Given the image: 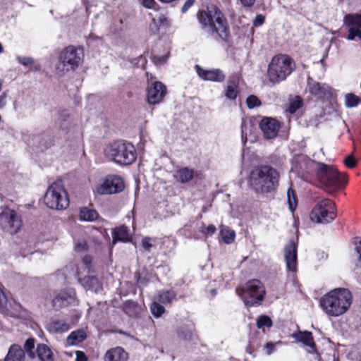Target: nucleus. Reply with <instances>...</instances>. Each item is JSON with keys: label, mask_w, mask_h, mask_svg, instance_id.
Returning <instances> with one entry per match:
<instances>
[{"label": "nucleus", "mask_w": 361, "mask_h": 361, "mask_svg": "<svg viewBox=\"0 0 361 361\" xmlns=\"http://www.w3.org/2000/svg\"><path fill=\"white\" fill-rule=\"evenodd\" d=\"M152 239L149 238H144L142 240V246L145 250H149L152 246Z\"/></svg>", "instance_id": "nucleus-50"}, {"label": "nucleus", "mask_w": 361, "mask_h": 361, "mask_svg": "<svg viewBox=\"0 0 361 361\" xmlns=\"http://www.w3.org/2000/svg\"><path fill=\"white\" fill-rule=\"evenodd\" d=\"M317 176L319 183L329 193L336 191L343 182L342 177L332 165L317 163Z\"/></svg>", "instance_id": "nucleus-7"}, {"label": "nucleus", "mask_w": 361, "mask_h": 361, "mask_svg": "<svg viewBox=\"0 0 361 361\" xmlns=\"http://www.w3.org/2000/svg\"><path fill=\"white\" fill-rule=\"evenodd\" d=\"M150 311L154 317L159 318L161 317V315L165 312V308L164 305L153 299V301L150 305Z\"/></svg>", "instance_id": "nucleus-35"}, {"label": "nucleus", "mask_w": 361, "mask_h": 361, "mask_svg": "<svg viewBox=\"0 0 361 361\" xmlns=\"http://www.w3.org/2000/svg\"><path fill=\"white\" fill-rule=\"evenodd\" d=\"M287 197L289 209L293 212L297 207V200L294 191L291 188H289L287 191Z\"/></svg>", "instance_id": "nucleus-37"}, {"label": "nucleus", "mask_w": 361, "mask_h": 361, "mask_svg": "<svg viewBox=\"0 0 361 361\" xmlns=\"http://www.w3.org/2000/svg\"><path fill=\"white\" fill-rule=\"evenodd\" d=\"M159 22H160V18H152V22L149 24V29L152 32L158 31Z\"/></svg>", "instance_id": "nucleus-47"}, {"label": "nucleus", "mask_w": 361, "mask_h": 361, "mask_svg": "<svg viewBox=\"0 0 361 361\" xmlns=\"http://www.w3.org/2000/svg\"><path fill=\"white\" fill-rule=\"evenodd\" d=\"M220 235L223 241L226 244L233 243L235 238V233L228 227L222 226L220 229Z\"/></svg>", "instance_id": "nucleus-33"}, {"label": "nucleus", "mask_w": 361, "mask_h": 361, "mask_svg": "<svg viewBox=\"0 0 361 361\" xmlns=\"http://www.w3.org/2000/svg\"><path fill=\"white\" fill-rule=\"evenodd\" d=\"M343 25L348 27L361 28V14H346L343 18Z\"/></svg>", "instance_id": "nucleus-30"}, {"label": "nucleus", "mask_w": 361, "mask_h": 361, "mask_svg": "<svg viewBox=\"0 0 361 361\" xmlns=\"http://www.w3.org/2000/svg\"><path fill=\"white\" fill-rule=\"evenodd\" d=\"M99 218V214L95 209L83 207L80 208L79 212V219L82 221L92 222Z\"/></svg>", "instance_id": "nucleus-28"}, {"label": "nucleus", "mask_w": 361, "mask_h": 361, "mask_svg": "<svg viewBox=\"0 0 361 361\" xmlns=\"http://www.w3.org/2000/svg\"><path fill=\"white\" fill-rule=\"evenodd\" d=\"M8 102V95L6 93L3 92L0 95V109H3L7 104Z\"/></svg>", "instance_id": "nucleus-52"}, {"label": "nucleus", "mask_w": 361, "mask_h": 361, "mask_svg": "<svg viewBox=\"0 0 361 361\" xmlns=\"http://www.w3.org/2000/svg\"><path fill=\"white\" fill-rule=\"evenodd\" d=\"M198 20L202 28L210 34L216 33L225 39L228 35L227 23L221 11L214 6L208 7L198 14Z\"/></svg>", "instance_id": "nucleus-3"}, {"label": "nucleus", "mask_w": 361, "mask_h": 361, "mask_svg": "<svg viewBox=\"0 0 361 361\" xmlns=\"http://www.w3.org/2000/svg\"><path fill=\"white\" fill-rule=\"evenodd\" d=\"M356 251L358 255V262L359 264L361 267V240L358 242L357 245H356Z\"/></svg>", "instance_id": "nucleus-56"}, {"label": "nucleus", "mask_w": 361, "mask_h": 361, "mask_svg": "<svg viewBox=\"0 0 361 361\" xmlns=\"http://www.w3.org/2000/svg\"><path fill=\"white\" fill-rule=\"evenodd\" d=\"M238 78L232 77L228 79L225 89L224 95L229 100H235L239 94Z\"/></svg>", "instance_id": "nucleus-22"}, {"label": "nucleus", "mask_w": 361, "mask_h": 361, "mask_svg": "<svg viewBox=\"0 0 361 361\" xmlns=\"http://www.w3.org/2000/svg\"><path fill=\"white\" fill-rule=\"evenodd\" d=\"M4 51V47L3 46L1 45V44L0 43V53H2Z\"/></svg>", "instance_id": "nucleus-58"}, {"label": "nucleus", "mask_w": 361, "mask_h": 361, "mask_svg": "<svg viewBox=\"0 0 361 361\" xmlns=\"http://www.w3.org/2000/svg\"><path fill=\"white\" fill-rule=\"evenodd\" d=\"M284 257L288 271L297 270V248L294 241L290 240L284 248Z\"/></svg>", "instance_id": "nucleus-17"}, {"label": "nucleus", "mask_w": 361, "mask_h": 361, "mask_svg": "<svg viewBox=\"0 0 361 361\" xmlns=\"http://www.w3.org/2000/svg\"><path fill=\"white\" fill-rule=\"evenodd\" d=\"M310 92L318 99H324L330 94L328 89L322 86L319 83L311 81L308 83Z\"/></svg>", "instance_id": "nucleus-25"}, {"label": "nucleus", "mask_w": 361, "mask_h": 361, "mask_svg": "<svg viewBox=\"0 0 361 361\" xmlns=\"http://www.w3.org/2000/svg\"><path fill=\"white\" fill-rule=\"evenodd\" d=\"M3 313L8 317L19 319L23 321H29L31 319L30 312L24 309L20 303L16 301L10 303V307L8 309L5 307V312Z\"/></svg>", "instance_id": "nucleus-18"}, {"label": "nucleus", "mask_w": 361, "mask_h": 361, "mask_svg": "<svg viewBox=\"0 0 361 361\" xmlns=\"http://www.w3.org/2000/svg\"><path fill=\"white\" fill-rule=\"evenodd\" d=\"M346 39L349 41L361 40V28L348 27Z\"/></svg>", "instance_id": "nucleus-36"}, {"label": "nucleus", "mask_w": 361, "mask_h": 361, "mask_svg": "<svg viewBox=\"0 0 361 361\" xmlns=\"http://www.w3.org/2000/svg\"><path fill=\"white\" fill-rule=\"evenodd\" d=\"M86 334L83 330L73 331L66 338L68 345H75L86 338Z\"/></svg>", "instance_id": "nucleus-32"}, {"label": "nucleus", "mask_w": 361, "mask_h": 361, "mask_svg": "<svg viewBox=\"0 0 361 361\" xmlns=\"http://www.w3.org/2000/svg\"><path fill=\"white\" fill-rule=\"evenodd\" d=\"M75 361H87V357L82 351H76Z\"/></svg>", "instance_id": "nucleus-54"}, {"label": "nucleus", "mask_w": 361, "mask_h": 361, "mask_svg": "<svg viewBox=\"0 0 361 361\" xmlns=\"http://www.w3.org/2000/svg\"><path fill=\"white\" fill-rule=\"evenodd\" d=\"M280 343L281 342L279 341L277 343L269 342V343H266V345L264 347V350L265 351V354L267 355H270L274 352L275 345L276 344H278V343Z\"/></svg>", "instance_id": "nucleus-44"}, {"label": "nucleus", "mask_w": 361, "mask_h": 361, "mask_svg": "<svg viewBox=\"0 0 361 361\" xmlns=\"http://www.w3.org/2000/svg\"><path fill=\"white\" fill-rule=\"evenodd\" d=\"M83 58L82 49L68 46L61 52L56 68L63 73L75 70L82 63Z\"/></svg>", "instance_id": "nucleus-8"}, {"label": "nucleus", "mask_w": 361, "mask_h": 361, "mask_svg": "<svg viewBox=\"0 0 361 361\" xmlns=\"http://www.w3.org/2000/svg\"><path fill=\"white\" fill-rule=\"evenodd\" d=\"M23 222L20 216L13 209H6L0 214V227L11 234L17 233Z\"/></svg>", "instance_id": "nucleus-12"}, {"label": "nucleus", "mask_w": 361, "mask_h": 361, "mask_svg": "<svg viewBox=\"0 0 361 361\" xmlns=\"http://www.w3.org/2000/svg\"><path fill=\"white\" fill-rule=\"evenodd\" d=\"M241 4L245 7H251L256 0H239Z\"/></svg>", "instance_id": "nucleus-55"}, {"label": "nucleus", "mask_w": 361, "mask_h": 361, "mask_svg": "<svg viewBox=\"0 0 361 361\" xmlns=\"http://www.w3.org/2000/svg\"><path fill=\"white\" fill-rule=\"evenodd\" d=\"M166 60V58H163V62H164Z\"/></svg>", "instance_id": "nucleus-59"}, {"label": "nucleus", "mask_w": 361, "mask_h": 361, "mask_svg": "<svg viewBox=\"0 0 361 361\" xmlns=\"http://www.w3.org/2000/svg\"><path fill=\"white\" fill-rule=\"evenodd\" d=\"M138 1L146 8H154L156 1L154 0H138Z\"/></svg>", "instance_id": "nucleus-46"}, {"label": "nucleus", "mask_w": 361, "mask_h": 361, "mask_svg": "<svg viewBox=\"0 0 361 361\" xmlns=\"http://www.w3.org/2000/svg\"><path fill=\"white\" fill-rule=\"evenodd\" d=\"M336 216L335 204L329 199L319 201L310 214L311 220L319 224L331 222Z\"/></svg>", "instance_id": "nucleus-11"}, {"label": "nucleus", "mask_w": 361, "mask_h": 361, "mask_svg": "<svg viewBox=\"0 0 361 361\" xmlns=\"http://www.w3.org/2000/svg\"><path fill=\"white\" fill-rule=\"evenodd\" d=\"M128 354L121 347L111 348L106 352L104 361H128Z\"/></svg>", "instance_id": "nucleus-20"}, {"label": "nucleus", "mask_w": 361, "mask_h": 361, "mask_svg": "<svg viewBox=\"0 0 361 361\" xmlns=\"http://www.w3.org/2000/svg\"><path fill=\"white\" fill-rule=\"evenodd\" d=\"M53 306L60 309L75 302V293L73 290L60 292L53 300Z\"/></svg>", "instance_id": "nucleus-19"}, {"label": "nucleus", "mask_w": 361, "mask_h": 361, "mask_svg": "<svg viewBox=\"0 0 361 361\" xmlns=\"http://www.w3.org/2000/svg\"><path fill=\"white\" fill-rule=\"evenodd\" d=\"M353 296L346 288H335L324 294L319 300V307L329 317H338L350 309Z\"/></svg>", "instance_id": "nucleus-1"}, {"label": "nucleus", "mask_w": 361, "mask_h": 361, "mask_svg": "<svg viewBox=\"0 0 361 361\" xmlns=\"http://www.w3.org/2000/svg\"><path fill=\"white\" fill-rule=\"evenodd\" d=\"M25 347L27 350H31L34 348V340L33 339H27L25 343Z\"/></svg>", "instance_id": "nucleus-57"}, {"label": "nucleus", "mask_w": 361, "mask_h": 361, "mask_svg": "<svg viewBox=\"0 0 361 361\" xmlns=\"http://www.w3.org/2000/svg\"><path fill=\"white\" fill-rule=\"evenodd\" d=\"M92 259L89 256H85L80 264L77 266L75 270H71L72 271L69 273L70 275L75 276L78 277V280L82 286L86 289L89 290H92L94 293L99 292L102 288V285L99 280L94 276H85L84 278H80V276L82 274L88 273L90 271V266L91 264ZM73 265L71 264L67 266L65 269V271H68L69 269H73Z\"/></svg>", "instance_id": "nucleus-9"}, {"label": "nucleus", "mask_w": 361, "mask_h": 361, "mask_svg": "<svg viewBox=\"0 0 361 361\" xmlns=\"http://www.w3.org/2000/svg\"><path fill=\"white\" fill-rule=\"evenodd\" d=\"M216 230V229L215 226L213 224H211L207 227H204V228H203L202 230V232L206 235H212L215 233Z\"/></svg>", "instance_id": "nucleus-48"}, {"label": "nucleus", "mask_w": 361, "mask_h": 361, "mask_svg": "<svg viewBox=\"0 0 361 361\" xmlns=\"http://www.w3.org/2000/svg\"><path fill=\"white\" fill-rule=\"evenodd\" d=\"M194 176V171L192 169L183 167L178 169L174 174L176 180L181 183L190 181Z\"/></svg>", "instance_id": "nucleus-26"}, {"label": "nucleus", "mask_w": 361, "mask_h": 361, "mask_svg": "<svg viewBox=\"0 0 361 361\" xmlns=\"http://www.w3.org/2000/svg\"><path fill=\"white\" fill-rule=\"evenodd\" d=\"M237 293L247 306L259 305L264 298V287L258 280H252L246 283Z\"/></svg>", "instance_id": "nucleus-10"}, {"label": "nucleus", "mask_w": 361, "mask_h": 361, "mask_svg": "<svg viewBox=\"0 0 361 361\" xmlns=\"http://www.w3.org/2000/svg\"><path fill=\"white\" fill-rule=\"evenodd\" d=\"M194 2L195 0H187L182 6L181 11L186 12L194 4Z\"/></svg>", "instance_id": "nucleus-53"}, {"label": "nucleus", "mask_w": 361, "mask_h": 361, "mask_svg": "<svg viewBox=\"0 0 361 361\" xmlns=\"http://www.w3.org/2000/svg\"><path fill=\"white\" fill-rule=\"evenodd\" d=\"M295 69L293 59L286 54L274 56L268 66L267 78L272 85L285 80Z\"/></svg>", "instance_id": "nucleus-5"}, {"label": "nucleus", "mask_w": 361, "mask_h": 361, "mask_svg": "<svg viewBox=\"0 0 361 361\" xmlns=\"http://www.w3.org/2000/svg\"><path fill=\"white\" fill-rule=\"evenodd\" d=\"M279 178L276 170L268 166H262L251 171L249 183L255 192H269L276 188Z\"/></svg>", "instance_id": "nucleus-2"}, {"label": "nucleus", "mask_w": 361, "mask_h": 361, "mask_svg": "<svg viewBox=\"0 0 361 361\" xmlns=\"http://www.w3.org/2000/svg\"><path fill=\"white\" fill-rule=\"evenodd\" d=\"M246 104L249 109H253L259 106L262 103L256 96L250 95L246 99Z\"/></svg>", "instance_id": "nucleus-39"}, {"label": "nucleus", "mask_w": 361, "mask_h": 361, "mask_svg": "<svg viewBox=\"0 0 361 361\" xmlns=\"http://www.w3.org/2000/svg\"><path fill=\"white\" fill-rule=\"evenodd\" d=\"M264 22V16L262 15H257L253 20V25L258 27L262 25Z\"/></svg>", "instance_id": "nucleus-51"}, {"label": "nucleus", "mask_w": 361, "mask_h": 361, "mask_svg": "<svg viewBox=\"0 0 361 361\" xmlns=\"http://www.w3.org/2000/svg\"><path fill=\"white\" fill-rule=\"evenodd\" d=\"M124 188L123 179L118 176H109L104 180L98 183L94 192L98 195L115 194L122 191Z\"/></svg>", "instance_id": "nucleus-13"}, {"label": "nucleus", "mask_w": 361, "mask_h": 361, "mask_svg": "<svg viewBox=\"0 0 361 361\" xmlns=\"http://www.w3.org/2000/svg\"><path fill=\"white\" fill-rule=\"evenodd\" d=\"M37 355L40 361H54L52 350L45 344L37 345Z\"/></svg>", "instance_id": "nucleus-27"}, {"label": "nucleus", "mask_w": 361, "mask_h": 361, "mask_svg": "<svg viewBox=\"0 0 361 361\" xmlns=\"http://www.w3.org/2000/svg\"><path fill=\"white\" fill-rule=\"evenodd\" d=\"M44 201L47 207L51 209L63 210L69 205L68 193L60 182H54L49 186Z\"/></svg>", "instance_id": "nucleus-6"}, {"label": "nucleus", "mask_w": 361, "mask_h": 361, "mask_svg": "<svg viewBox=\"0 0 361 361\" xmlns=\"http://www.w3.org/2000/svg\"><path fill=\"white\" fill-rule=\"evenodd\" d=\"M17 61L18 63H21L25 66L31 65L34 63L33 59L27 56H18Z\"/></svg>", "instance_id": "nucleus-43"}, {"label": "nucleus", "mask_w": 361, "mask_h": 361, "mask_svg": "<svg viewBox=\"0 0 361 361\" xmlns=\"http://www.w3.org/2000/svg\"><path fill=\"white\" fill-rule=\"evenodd\" d=\"M131 236L126 226H122L115 229L113 233V244L117 241L128 242L130 240Z\"/></svg>", "instance_id": "nucleus-29"}, {"label": "nucleus", "mask_w": 361, "mask_h": 361, "mask_svg": "<svg viewBox=\"0 0 361 361\" xmlns=\"http://www.w3.org/2000/svg\"><path fill=\"white\" fill-rule=\"evenodd\" d=\"M70 329L69 324L63 319H52L47 325V329L54 334H63Z\"/></svg>", "instance_id": "nucleus-23"}, {"label": "nucleus", "mask_w": 361, "mask_h": 361, "mask_svg": "<svg viewBox=\"0 0 361 361\" xmlns=\"http://www.w3.org/2000/svg\"><path fill=\"white\" fill-rule=\"evenodd\" d=\"M166 94V87L161 82L155 81L147 90V102L149 104H159Z\"/></svg>", "instance_id": "nucleus-15"}, {"label": "nucleus", "mask_w": 361, "mask_h": 361, "mask_svg": "<svg viewBox=\"0 0 361 361\" xmlns=\"http://www.w3.org/2000/svg\"><path fill=\"white\" fill-rule=\"evenodd\" d=\"M7 303V298L0 285V312H5V305Z\"/></svg>", "instance_id": "nucleus-42"}, {"label": "nucleus", "mask_w": 361, "mask_h": 361, "mask_svg": "<svg viewBox=\"0 0 361 361\" xmlns=\"http://www.w3.org/2000/svg\"><path fill=\"white\" fill-rule=\"evenodd\" d=\"M87 247V245L84 240H78L75 243V249L77 251L85 250Z\"/></svg>", "instance_id": "nucleus-49"}, {"label": "nucleus", "mask_w": 361, "mask_h": 361, "mask_svg": "<svg viewBox=\"0 0 361 361\" xmlns=\"http://www.w3.org/2000/svg\"><path fill=\"white\" fill-rule=\"evenodd\" d=\"M195 68L198 76L204 80L221 82L225 80L226 75L220 69L205 70L199 65H196Z\"/></svg>", "instance_id": "nucleus-16"}, {"label": "nucleus", "mask_w": 361, "mask_h": 361, "mask_svg": "<svg viewBox=\"0 0 361 361\" xmlns=\"http://www.w3.org/2000/svg\"><path fill=\"white\" fill-rule=\"evenodd\" d=\"M272 324L271 319L267 316H261L257 322L258 328L270 327Z\"/></svg>", "instance_id": "nucleus-40"}, {"label": "nucleus", "mask_w": 361, "mask_h": 361, "mask_svg": "<svg viewBox=\"0 0 361 361\" xmlns=\"http://www.w3.org/2000/svg\"><path fill=\"white\" fill-rule=\"evenodd\" d=\"M4 361H26L24 350L17 344L11 345Z\"/></svg>", "instance_id": "nucleus-21"}, {"label": "nucleus", "mask_w": 361, "mask_h": 361, "mask_svg": "<svg viewBox=\"0 0 361 361\" xmlns=\"http://www.w3.org/2000/svg\"><path fill=\"white\" fill-rule=\"evenodd\" d=\"M344 163L346 166H348L349 168H353L355 166V165L357 164V161L354 158V157L350 154L345 158Z\"/></svg>", "instance_id": "nucleus-45"}, {"label": "nucleus", "mask_w": 361, "mask_h": 361, "mask_svg": "<svg viewBox=\"0 0 361 361\" xmlns=\"http://www.w3.org/2000/svg\"><path fill=\"white\" fill-rule=\"evenodd\" d=\"M104 154L107 159L120 165H129L137 157L134 145L123 140L109 143L104 149Z\"/></svg>", "instance_id": "nucleus-4"}, {"label": "nucleus", "mask_w": 361, "mask_h": 361, "mask_svg": "<svg viewBox=\"0 0 361 361\" xmlns=\"http://www.w3.org/2000/svg\"><path fill=\"white\" fill-rule=\"evenodd\" d=\"M176 298V294L171 290H161L154 297V300L162 305H167L172 302Z\"/></svg>", "instance_id": "nucleus-31"}, {"label": "nucleus", "mask_w": 361, "mask_h": 361, "mask_svg": "<svg viewBox=\"0 0 361 361\" xmlns=\"http://www.w3.org/2000/svg\"><path fill=\"white\" fill-rule=\"evenodd\" d=\"M292 337L295 339L296 341L302 343L304 345L314 349L315 347V343L311 332L307 331H298L292 335Z\"/></svg>", "instance_id": "nucleus-24"}, {"label": "nucleus", "mask_w": 361, "mask_h": 361, "mask_svg": "<svg viewBox=\"0 0 361 361\" xmlns=\"http://www.w3.org/2000/svg\"><path fill=\"white\" fill-rule=\"evenodd\" d=\"M302 104V101L300 97H295L292 100H290L288 111L290 114L295 113L299 108L301 107Z\"/></svg>", "instance_id": "nucleus-38"}, {"label": "nucleus", "mask_w": 361, "mask_h": 361, "mask_svg": "<svg viewBox=\"0 0 361 361\" xmlns=\"http://www.w3.org/2000/svg\"><path fill=\"white\" fill-rule=\"evenodd\" d=\"M359 103L358 97L353 94H348L345 96V104L348 107H354L357 106Z\"/></svg>", "instance_id": "nucleus-41"}, {"label": "nucleus", "mask_w": 361, "mask_h": 361, "mask_svg": "<svg viewBox=\"0 0 361 361\" xmlns=\"http://www.w3.org/2000/svg\"><path fill=\"white\" fill-rule=\"evenodd\" d=\"M263 136L267 140L275 139L281 128L280 123L271 117H264L259 123Z\"/></svg>", "instance_id": "nucleus-14"}, {"label": "nucleus", "mask_w": 361, "mask_h": 361, "mask_svg": "<svg viewBox=\"0 0 361 361\" xmlns=\"http://www.w3.org/2000/svg\"><path fill=\"white\" fill-rule=\"evenodd\" d=\"M178 336L183 341H190L192 338V329L189 326H182L177 331Z\"/></svg>", "instance_id": "nucleus-34"}]
</instances>
